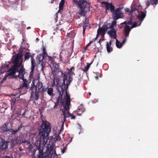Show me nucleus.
I'll list each match as a JSON object with an SVG mask.
<instances>
[{
  "label": "nucleus",
  "mask_w": 158,
  "mask_h": 158,
  "mask_svg": "<svg viewBox=\"0 0 158 158\" xmlns=\"http://www.w3.org/2000/svg\"><path fill=\"white\" fill-rule=\"evenodd\" d=\"M38 90H40L41 89V88L43 87V84L42 82H40L39 81L37 84Z\"/></svg>",
  "instance_id": "obj_29"
},
{
  "label": "nucleus",
  "mask_w": 158,
  "mask_h": 158,
  "mask_svg": "<svg viewBox=\"0 0 158 158\" xmlns=\"http://www.w3.org/2000/svg\"><path fill=\"white\" fill-rule=\"evenodd\" d=\"M31 157H32L33 158H35V153H33L32 154V155H31Z\"/></svg>",
  "instance_id": "obj_51"
},
{
  "label": "nucleus",
  "mask_w": 158,
  "mask_h": 158,
  "mask_svg": "<svg viewBox=\"0 0 158 158\" xmlns=\"http://www.w3.org/2000/svg\"><path fill=\"white\" fill-rule=\"evenodd\" d=\"M54 0H52L51 2V3H53V1H54Z\"/></svg>",
  "instance_id": "obj_62"
},
{
  "label": "nucleus",
  "mask_w": 158,
  "mask_h": 158,
  "mask_svg": "<svg viewBox=\"0 0 158 158\" xmlns=\"http://www.w3.org/2000/svg\"><path fill=\"white\" fill-rule=\"evenodd\" d=\"M127 25H131L132 23V22L131 20L130 21H127Z\"/></svg>",
  "instance_id": "obj_40"
},
{
  "label": "nucleus",
  "mask_w": 158,
  "mask_h": 158,
  "mask_svg": "<svg viewBox=\"0 0 158 158\" xmlns=\"http://www.w3.org/2000/svg\"><path fill=\"white\" fill-rule=\"evenodd\" d=\"M66 101L64 105H66V106H69L70 103V97L69 95L67 93V91H66Z\"/></svg>",
  "instance_id": "obj_20"
},
{
  "label": "nucleus",
  "mask_w": 158,
  "mask_h": 158,
  "mask_svg": "<svg viewBox=\"0 0 158 158\" xmlns=\"http://www.w3.org/2000/svg\"><path fill=\"white\" fill-rule=\"evenodd\" d=\"M59 102H58V101H56V102L55 103V105L54 106V107L56 106H57L59 104Z\"/></svg>",
  "instance_id": "obj_45"
},
{
  "label": "nucleus",
  "mask_w": 158,
  "mask_h": 158,
  "mask_svg": "<svg viewBox=\"0 0 158 158\" xmlns=\"http://www.w3.org/2000/svg\"><path fill=\"white\" fill-rule=\"evenodd\" d=\"M51 131V127L49 123L43 120L39 134L37 135H34V137H32V142L36 146L39 151L37 158H44L43 150L41 149L42 143L44 144H47Z\"/></svg>",
  "instance_id": "obj_1"
},
{
  "label": "nucleus",
  "mask_w": 158,
  "mask_h": 158,
  "mask_svg": "<svg viewBox=\"0 0 158 158\" xmlns=\"http://www.w3.org/2000/svg\"><path fill=\"white\" fill-rule=\"evenodd\" d=\"M30 89L31 91V98H32L34 101L38 100L39 99V93L37 91V86L35 85L33 81L31 84Z\"/></svg>",
  "instance_id": "obj_5"
},
{
  "label": "nucleus",
  "mask_w": 158,
  "mask_h": 158,
  "mask_svg": "<svg viewBox=\"0 0 158 158\" xmlns=\"http://www.w3.org/2000/svg\"><path fill=\"white\" fill-rule=\"evenodd\" d=\"M108 29L106 24L103 25L101 28H99L97 32L98 34L104 35L106 32L107 31Z\"/></svg>",
  "instance_id": "obj_10"
},
{
  "label": "nucleus",
  "mask_w": 158,
  "mask_h": 158,
  "mask_svg": "<svg viewBox=\"0 0 158 158\" xmlns=\"http://www.w3.org/2000/svg\"><path fill=\"white\" fill-rule=\"evenodd\" d=\"M8 145V143L5 141L4 139L0 137V148L4 150L7 148Z\"/></svg>",
  "instance_id": "obj_11"
},
{
  "label": "nucleus",
  "mask_w": 158,
  "mask_h": 158,
  "mask_svg": "<svg viewBox=\"0 0 158 158\" xmlns=\"http://www.w3.org/2000/svg\"><path fill=\"white\" fill-rule=\"evenodd\" d=\"M66 149V148H64L62 150V152L63 153H64Z\"/></svg>",
  "instance_id": "obj_46"
},
{
  "label": "nucleus",
  "mask_w": 158,
  "mask_h": 158,
  "mask_svg": "<svg viewBox=\"0 0 158 158\" xmlns=\"http://www.w3.org/2000/svg\"><path fill=\"white\" fill-rule=\"evenodd\" d=\"M108 45L110 46H111V41H110L109 42V43H108Z\"/></svg>",
  "instance_id": "obj_53"
},
{
  "label": "nucleus",
  "mask_w": 158,
  "mask_h": 158,
  "mask_svg": "<svg viewBox=\"0 0 158 158\" xmlns=\"http://www.w3.org/2000/svg\"><path fill=\"white\" fill-rule=\"evenodd\" d=\"M25 112H24V113H23V114H22V116H24V115H25Z\"/></svg>",
  "instance_id": "obj_59"
},
{
  "label": "nucleus",
  "mask_w": 158,
  "mask_h": 158,
  "mask_svg": "<svg viewBox=\"0 0 158 158\" xmlns=\"http://www.w3.org/2000/svg\"><path fill=\"white\" fill-rule=\"evenodd\" d=\"M3 127H0V132H4L6 131V130H3Z\"/></svg>",
  "instance_id": "obj_41"
},
{
  "label": "nucleus",
  "mask_w": 158,
  "mask_h": 158,
  "mask_svg": "<svg viewBox=\"0 0 158 158\" xmlns=\"http://www.w3.org/2000/svg\"><path fill=\"white\" fill-rule=\"evenodd\" d=\"M43 87L41 88V89L40 90H38V91H38V92L39 93H40L41 94H44V92H43V91H43Z\"/></svg>",
  "instance_id": "obj_38"
},
{
  "label": "nucleus",
  "mask_w": 158,
  "mask_h": 158,
  "mask_svg": "<svg viewBox=\"0 0 158 158\" xmlns=\"http://www.w3.org/2000/svg\"><path fill=\"white\" fill-rule=\"evenodd\" d=\"M91 44H90L89 43L87 45H86L88 47Z\"/></svg>",
  "instance_id": "obj_60"
},
{
  "label": "nucleus",
  "mask_w": 158,
  "mask_h": 158,
  "mask_svg": "<svg viewBox=\"0 0 158 158\" xmlns=\"http://www.w3.org/2000/svg\"><path fill=\"white\" fill-rule=\"evenodd\" d=\"M124 8V6L123 5L121 4L119 6V7L117 8L116 9H118V10L120 11L122 9H123Z\"/></svg>",
  "instance_id": "obj_32"
},
{
  "label": "nucleus",
  "mask_w": 158,
  "mask_h": 158,
  "mask_svg": "<svg viewBox=\"0 0 158 158\" xmlns=\"http://www.w3.org/2000/svg\"><path fill=\"white\" fill-rule=\"evenodd\" d=\"M98 37V35H97L96 37L93 40V41H94V42L95 41V40H97V38Z\"/></svg>",
  "instance_id": "obj_50"
},
{
  "label": "nucleus",
  "mask_w": 158,
  "mask_h": 158,
  "mask_svg": "<svg viewBox=\"0 0 158 158\" xmlns=\"http://www.w3.org/2000/svg\"><path fill=\"white\" fill-rule=\"evenodd\" d=\"M152 0H148L146 2V5L148 6H150L151 4H152V2H151Z\"/></svg>",
  "instance_id": "obj_33"
},
{
  "label": "nucleus",
  "mask_w": 158,
  "mask_h": 158,
  "mask_svg": "<svg viewBox=\"0 0 158 158\" xmlns=\"http://www.w3.org/2000/svg\"><path fill=\"white\" fill-rule=\"evenodd\" d=\"M60 60H61V61H62V58H61V56H60Z\"/></svg>",
  "instance_id": "obj_63"
},
{
  "label": "nucleus",
  "mask_w": 158,
  "mask_h": 158,
  "mask_svg": "<svg viewBox=\"0 0 158 158\" xmlns=\"http://www.w3.org/2000/svg\"><path fill=\"white\" fill-rule=\"evenodd\" d=\"M64 0H61L60 2L59 3V10L57 12L59 11L60 10H63L64 6Z\"/></svg>",
  "instance_id": "obj_23"
},
{
  "label": "nucleus",
  "mask_w": 158,
  "mask_h": 158,
  "mask_svg": "<svg viewBox=\"0 0 158 158\" xmlns=\"http://www.w3.org/2000/svg\"><path fill=\"white\" fill-rule=\"evenodd\" d=\"M80 8L81 11L80 14L85 16L84 10L86 5H89V3L86 2V0H80L79 3L76 4Z\"/></svg>",
  "instance_id": "obj_6"
},
{
  "label": "nucleus",
  "mask_w": 158,
  "mask_h": 158,
  "mask_svg": "<svg viewBox=\"0 0 158 158\" xmlns=\"http://www.w3.org/2000/svg\"><path fill=\"white\" fill-rule=\"evenodd\" d=\"M123 27V24H121V23L120 24V26L119 27V29H121Z\"/></svg>",
  "instance_id": "obj_49"
},
{
  "label": "nucleus",
  "mask_w": 158,
  "mask_h": 158,
  "mask_svg": "<svg viewBox=\"0 0 158 158\" xmlns=\"http://www.w3.org/2000/svg\"><path fill=\"white\" fill-rule=\"evenodd\" d=\"M9 68V64H5L4 66H3L1 67L0 72L2 73H4L6 71H10V69L8 70Z\"/></svg>",
  "instance_id": "obj_15"
},
{
  "label": "nucleus",
  "mask_w": 158,
  "mask_h": 158,
  "mask_svg": "<svg viewBox=\"0 0 158 158\" xmlns=\"http://www.w3.org/2000/svg\"><path fill=\"white\" fill-rule=\"evenodd\" d=\"M35 146H36V145H35ZM36 147L37 148V149H34L33 150V153H35V151L37 150V149H38L39 150H39L37 148V147ZM39 153H39L38 154V156Z\"/></svg>",
  "instance_id": "obj_47"
},
{
  "label": "nucleus",
  "mask_w": 158,
  "mask_h": 158,
  "mask_svg": "<svg viewBox=\"0 0 158 158\" xmlns=\"http://www.w3.org/2000/svg\"><path fill=\"white\" fill-rule=\"evenodd\" d=\"M98 43H99L101 44V40H100L98 42Z\"/></svg>",
  "instance_id": "obj_61"
},
{
  "label": "nucleus",
  "mask_w": 158,
  "mask_h": 158,
  "mask_svg": "<svg viewBox=\"0 0 158 158\" xmlns=\"http://www.w3.org/2000/svg\"><path fill=\"white\" fill-rule=\"evenodd\" d=\"M85 29H83V35H84L85 34Z\"/></svg>",
  "instance_id": "obj_52"
},
{
  "label": "nucleus",
  "mask_w": 158,
  "mask_h": 158,
  "mask_svg": "<svg viewBox=\"0 0 158 158\" xmlns=\"http://www.w3.org/2000/svg\"><path fill=\"white\" fill-rule=\"evenodd\" d=\"M43 91H43V92H44H44L46 91L47 90H48V87H43Z\"/></svg>",
  "instance_id": "obj_39"
},
{
  "label": "nucleus",
  "mask_w": 158,
  "mask_h": 158,
  "mask_svg": "<svg viewBox=\"0 0 158 158\" xmlns=\"http://www.w3.org/2000/svg\"><path fill=\"white\" fill-rule=\"evenodd\" d=\"M111 29L108 31V34L110 37H113L114 39H116L117 31L115 28H111Z\"/></svg>",
  "instance_id": "obj_13"
},
{
  "label": "nucleus",
  "mask_w": 158,
  "mask_h": 158,
  "mask_svg": "<svg viewBox=\"0 0 158 158\" xmlns=\"http://www.w3.org/2000/svg\"><path fill=\"white\" fill-rule=\"evenodd\" d=\"M60 89H61V91H60L59 90H58V92H59V94L60 95L58 97L56 100V101H57L59 102H60V101H61L62 99V96L64 91L65 90V89H66V91H67V89L65 88L63 91H62V89L61 88Z\"/></svg>",
  "instance_id": "obj_16"
},
{
  "label": "nucleus",
  "mask_w": 158,
  "mask_h": 158,
  "mask_svg": "<svg viewBox=\"0 0 158 158\" xmlns=\"http://www.w3.org/2000/svg\"><path fill=\"white\" fill-rule=\"evenodd\" d=\"M55 80H54L53 81V83L54 84H55Z\"/></svg>",
  "instance_id": "obj_64"
},
{
  "label": "nucleus",
  "mask_w": 158,
  "mask_h": 158,
  "mask_svg": "<svg viewBox=\"0 0 158 158\" xmlns=\"http://www.w3.org/2000/svg\"><path fill=\"white\" fill-rule=\"evenodd\" d=\"M31 57H33L31 55L30 53L28 52H26L24 55V61L28 60L30 57L31 58Z\"/></svg>",
  "instance_id": "obj_21"
},
{
  "label": "nucleus",
  "mask_w": 158,
  "mask_h": 158,
  "mask_svg": "<svg viewBox=\"0 0 158 158\" xmlns=\"http://www.w3.org/2000/svg\"><path fill=\"white\" fill-rule=\"evenodd\" d=\"M127 21H125L121 23V24H125V25H127Z\"/></svg>",
  "instance_id": "obj_48"
},
{
  "label": "nucleus",
  "mask_w": 158,
  "mask_h": 158,
  "mask_svg": "<svg viewBox=\"0 0 158 158\" xmlns=\"http://www.w3.org/2000/svg\"><path fill=\"white\" fill-rule=\"evenodd\" d=\"M69 106H66V105H64V108L62 110V112L63 115L64 116V122L66 120V118L69 117Z\"/></svg>",
  "instance_id": "obj_8"
},
{
  "label": "nucleus",
  "mask_w": 158,
  "mask_h": 158,
  "mask_svg": "<svg viewBox=\"0 0 158 158\" xmlns=\"http://www.w3.org/2000/svg\"><path fill=\"white\" fill-rule=\"evenodd\" d=\"M86 50L85 49L83 51H82V52L83 53H84L86 51Z\"/></svg>",
  "instance_id": "obj_57"
},
{
  "label": "nucleus",
  "mask_w": 158,
  "mask_h": 158,
  "mask_svg": "<svg viewBox=\"0 0 158 158\" xmlns=\"http://www.w3.org/2000/svg\"><path fill=\"white\" fill-rule=\"evenodd\" d=\"M27 144H29V146L28 147V149L29 150H31L33 148V146L30 143V142L29 141L27 140Z\"/></svg>",
  "instance_id": "obj_30"
},
{
  "label": "nucleus",
  "mask_w": 158,
  "mask_h": 158,
  "mask_svg": "<svg viewBox=\"0 0 158 158\" xmlns=\"http://www.w3.org/2000/svg\"><path fill=\"white\" fill-rule=\"evenodd\" d=\"M43 57L46 55H47V53L46 52V49L44 48H43Z\"/></svg>",
  "instance_id": "obj_31"
},
{
  "label": "nucleus",
  "mask_w": 158,
  "mask_h": 158,
  "mask_svg": "<svg viewBox=\"0 0 158 158\" xmlns=\"http://www.w3.org/2000/svg\"><path fill=\"white\" fill-rule=\"evenodd\" d=\"M23 126L22 125H20L18 128L17 129L14 130L12 129L9 130V131L11 133L12 135H15L20 130L21 128L23 127Z\"/></svg>",
  "instance_id": "obj_17"
},
{
  "label": "nucleus",
  "mask_w": 158,
  "mask_h": 158,
  "mask_svg": "<svg viewBox=\"0 0 158 158\" xmlns=\"http://www.w3.org/2000/svg\"><path fill=\"white\" fill-rule=\"evenodd\" d=\"M53 89L52 88H48V89L47 93L49 96H52L53 94Z\"/></svg>",
  "instance_id": "obj_24"
},
{
  "label": "nucleus",
  "mask_w": 158,
  "mask_h": 158,
  "mask_svg": "<svg viewBox=\"0 0 158 158\" xmlns=\"http://www.w3.org/2000/svg\"><path fill=\"white\" fill-rule=\"evenodd\" d=\"M126 38H125L122 41V44H124L125 43V42L126 41Z\"/></svg>",
  "instance_id": "obj_44"
},
{
  "label": "nucleus",
  "mask_w": 158,
  "mask_h": 158,
  "mask_svg": "<svg viewBox=\"0 0 158 158\" xmlns=\"http://www.w3.org/2000/svg\"><path fill=\"white\" fill-rule=\"evenodd\" d=\"M88 47L86 45L84 48V49H85L86 50L87 49V48Z\"/></svg>",
  "instance_id": "obj_55"
},
{
  "label": "nucleus",
  "mask_w": 158,
  "mask_h": 158,
  "mask_svg": "<svg viewBox=\"0 0 158 158\" xmlns=\"http://www.w3.org/2000/svg\"><path fill=\"white\" fill-rule=\"evenodd\" d=\"M94 41H93V40H92V41H91L89 42V43L90 44H91L92 43H93V42H94Z\"/></svg>",
  "instance_id": "obj_56"
},
{
  "label": "nucleus",
  "mask_w": 158,
  "mask_h": 158,
  "mask_svg": "<svg viewBox=\"0 0 158 158\" xmlns=\"http://www.w3.org/2000/svg\"><path fill=\"white\" fill-rule=\"evenodd\" d=\"M13 65L10 69V74H15L16 72L19 73L18 77L20 79L24 78V76L26 74L25 69L23 65H22L23 58L22 53H19L15 59L12 61Z\"/></svg>",
  "instance_id": "obj_2"
},
{
  "label": "nucleus",
  "mask_w": 158,
  "mask_h": 158,
  "mask_svg": "<svg viewBox=\"0 0 158 158\" xmlns=\"http://www.w3.org/2000/svg\"><path fill=\"white\" fill-rule=\"evenodd\" d=\"M73 1L75 4H78L79 3V1H78L77 0H73Z\"/></svg>",
  "instance_id": "obj_43"
},
{
  "label": "nucleus",
  "mask_w": 158,
  "mask_h": 158,
  "mask_svg": "<svg viewBox=\"0 0 158 158\" xmlns=\"http://www.w3.org/2000/svg\"><path fill=\"white\" fill-rule=\"evenodd\" d=\"M54 17H55V20L56 21H57V17H58V15H57V13H56L54 15Z\"/></svg>",
  "instance_id": "obj_42"
},
{
  "label": "nucleus",
  "mask_w": 158,
  "mask_h": 158,
  "mask_svg": "<svg viewBox=\"0 0 158 158\" xmlns=\"http://www.w3.org/2000/svg\"><path fill=\"white\" fill-rule=\"evenodd\" d=\"M106 46L107 51L108 52H111L113 51L112 48L111 47V46H110L108 45V42H107L106 43Z\"/></svg>",
  "instance_id": "obj_26"
},
{
  "label": "nucleus",
  "mask_w": 158,
  "mask_h": 158,
  "mask_svg": "<svg viewBox=\"0 0 158 158\" xmlns=\"http://www.w3.org/2000/svg\"><path fill=\"white\" fill-rule=\"evenodd\" d=\"M101 3L105 5V8L106 10L109 9L112 13L113 18L114 19H118L119 18H122L123 16V14L118 9L115 10V7L112 5V3H109L108 2H103Z\"/></svg>",
  "instance_id": "obj_4"
},
{
  "label": "nucleus",
  "mask_w": 158,
  "mask_h": 158,
  "mask_svg": "<svg viewBox=\"0 0 158 158\" xmlns=\"http://www.w3.org/2000/svg\"><path fill=\"white\" fill-rule=\"evenodd\" d=\"M55 139L56 141H60V140L61 138L59 136V134L56 137Z\"/></svg>",
  "instance_id": "obj_36"
},
{
  "label": "nucleus",
  "mask_w": 158,
  "mask_h": 158,
  "mask_svg": "<svg viewBox=\"0 0 158 158\" xmlns=\"http://www.w3.org/2000/svg\"><path fill=\"white\" fill-rule=\"evenodd\" d=\"M141 23V22H140L139 24H138L137 23V21L134 22L131 27V28L132 29L133 28L140 26Z\"/></svg>",
  "instance_id": "obj_25"
},
{
  "label": "nucleus",
  "mask_w": 158,
  "mask_h": 158,
  "mask_svg": "<svg viewBox=\"0 0 158 158\" xmlns=\"http://www.w3.org/2000/svg\"><path fill=\"white\" fill-rule=\"evenodd\" d=\"M131 27L128 25H126L125 26L123 29L124 34L125 36L127 38L128 37L130 31H131Z\"/></svg>",
  "instance_id": "obj_12"
},
{
  "label": "nucleus",
  "mask_w": 158,
  "mask_h": 158,
  "mask_svg": "<svg viewBox=\"0 0 158 158\" xmlns=\"http://www.w3.org/2000/svg\"><path fill=\"white\" fill-rule=\"evenodd\" d=\"M116 47L118 48H120L122 46V44L116 39Z\"/></svg>",
  "instance_id": "obj_27"
},
{
  "label": "nucleus",
  "mask_w": 158,
  "mask_h": 158,
  "mask_svg": "<svg viewBox=\"0 0 158 158\" xmlns=\"http://www.w3.org/2000/svg\"><path fill=\"white\" fill-rule=\"evenodd\" d=\"M91 64L92 63L90 64L88 63L87 66L84 68V69H83L82 68L81 69L83 70V71L84 72H86L89 69V68L90 67V66Z\"/></svg>",
  "instance_id": "obj_28"
},
{
  "label": "nucleus",
  "mask_w": 158,
  "mask_h": 158,
  "mask_svg": "<svg viewBox=\"0 0 158 158\" xmlns=\"http://www.w3.org/2000/svg\"><path fill=\"white\" fill-rule=\"evenodd\" d=\"M88 26V24L86 23H84L83 25V29H85L86 28V27Z\"/></svg>",
  "instance_id": "obj_37"
},
{
  "label": "nucleus",
  "mask_w": 158,
  "mask_h": 158,
  "mask_svg": "<svg viewBox=\"0 0 158 158\" xmlns=\"http://www.w3.org/2000/svg\"><path fill=\"white\" fill-rule=\"evenodd\" d=\"M125 10H126V11L128 12V11H129V9H128V8H126L125 9Z\"/></svg>",
  "instance_id": "obj_54"
},
{
  "label": "nucleus",
  "mask_w": 158,
  "mask_h": 158,
  "mask_svg": "<svg viewBox=\"0 0 158 158\" xmlns=\"http://www.w3.org/2000/svg\"><path fill=\"white\" fill-rule=\"evenodd\" d=\"M74 70L75 68L74 67L70 69L68 73V74L69 75L68 79V75L66 74L63 73V71H62L61 72V76L64 77L62 84H60L59 83L60 80L57 79L56 80V86L61 88L62 91L65 88L68 89L70 83L73 80L72 76L75 75L74 72Z\"/></svg>",
  "instance_id": "obj_3"
},
{
  "label": "nucleus",
  "mask_w": 158,
  "mask_h": 158,
  "mask_svg": "<svg viewBox=\"0 0 158 158\" xmlns=\"http://www.w3.org/2000/svg\"><path fill=\"white\" fill-rule=\"evenodd\" d=\"M48 59L51 61V63H53L54 61L53 58L51 56H48Z\"/></svg>",
  "instance_id": "obj_34"
},
{
  "label": "nucleus",
  "mask_w": 158,
  "mask_h": 158,
  "mask_svg": "<svg viewBox=\"0 0 158 158\" xmlns=\"http://www.w3.org/2000/svg\"><path fill=\"white\" fill-rule=\"evenodd\" d=\"M27 142V140L19 136L15 137L14 139H13L11 141V142L14 145L17 144H20L23 143H26Z\"/></svg>",
  "instance_id": "obj_7"
},
{
  "label": "nucleus",
  "mask_w": 158,
  "mask_h": 158,
  "mask_svg": "<svg viewBox=\"0 0 158 158\" xmlns=\"http://www.w3.org/2000/svg\"><path fill=\"white\" fill-rule=\"evenodd\" d=\"M84 111V110L83 107L82 106H80L78 107L77 111V114L79 115H81V113H80V112H83Z\"/></svg>",
  "instance_id": "obj_22"
},
{
  "label": "nucleus",
  "mask_w": 158,
  "mask_h": 158,
  "mask_svg": "<svg viewBox=\"0 0 158 158\" xmlns=\"http://www.w3.org/2000/svg\"><path fill=\"white\" fill-rule=\"evenodd\" d=\"M146 16V13L141 11L139 13V14L137 16V18L140 20V22L142 23L145 18Z\"/></svg>",
  "instance_id": "obj_14"
},
{
  "label": "nucleus",
  "mask_w": 158,
  "mask_h": 158,
  "mask_svg": "<svg viewBox=\"0 0 158 158\" xmlns=\"http://www.w3.org/2000/svg\"><path fill=\"white\" fill-rule=\"evenodd\" d=\"M95 78L96 79V80H98V77L96 76H95Z\"/></svg>",
  "instance_id": "obj_58"
},
{
  "label": "nucleus",
  "mask_w": 158,
  "mask_h": 158,
  "mask_svg": "<svg viewBox=\"0 0 158 158\" xmlns=\"http://www.w3.org/2000/svg\"><path fill=\"white\" fill-rule=\"evenodd\" d=\"M69 116L71 117V119H75V116L73 114L69 113Z\"/></svg>",
  "instance_id": "obj_35"
},
{
  "label": "nucleus",
  "mask_w": 158,
  "mask_h": 158,
  "mask_svg": "<svg viewBox=\"0 0 158 158\" xmlns=\"http://www.w3.org/2000/svg\"><path fill=\"white\" fill-rule=\"evenodd\" d=\"M23 80V82L22 84H21L19 88V91L22 90L24 88L27 90L29 88L28 81L26 79H22Z\"/></svg>",
  "instance_id": "obj_9"
},
{
  "label": "nucleus",
  "mask_w": 158,
  "mask_h": 158,
  "mask_svg": "<svg viewBox=\"0 0 158 158\" xmlns=\"http://www.w3.org/2000/svg\"><path fill=\"white\" fill-rule=\"evenodd\" d=\"M117 19H114L112 22L111 24L110 23H108L106 24L108 28H114V27L116 24V20Z\"/></svg>",
  "instance_id": "obj_18"
},
{
  "label": "nucleus",
  "mask_w": 158,
  "mask_h": 158,
  "mask_svg": "<svg viewBox=\"0 0 158 158\" xmlns=\"http://www.w3.org/2000/svg\"><path fill=\"white\" fill-rule=\"evenodd\" d=\"M31 72L32 73V72H33L34 69L36 66L35 60L33 57H31Z\"/></svg>",
  "instance_id": "obj_19"
}]
</instances>
